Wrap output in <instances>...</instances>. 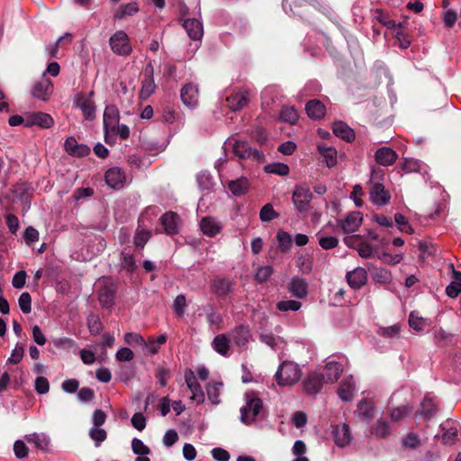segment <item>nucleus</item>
I'll list each match as a JSON object with an SVG mask.
<instances>
[{
  "instance_id": "7ed1b4c3",
  "label": "nucleus",
  "mask_w": 461,
  "mask_h": 461,
  "mask_svg": "<svg viewBox=\"0 0 461 461\" xmlns=\"http://www.w3.org/2000/svg\"><path fill=\"white\" fill-rule=\"evenodd\" d=\"M262 408L263 403L258 397L246 394V404L240 408L241 422L247 425L254 422Z\"/></svg>"
},
{
  "instance_id": "dca6fc26",
  "label": "nucleus",
  "mask_w": 461,
  "mask_h": 461,
  "mask_svg": "<svg viewBox=\"0 0 461 461\" xmlns=\"http://www.w3.org/2000/svg\"><path fill=\"white\" fill-rule=\"evenodd\" d=\"M287 289L293 296L303 299L308 295V283L300 276H293L287 285Z\"/></svg>"
},
{
  "instance_id": "0eeeda50",
  "label": "nucleus",
  "mask_w": 461,
  "mask_h": 461,
  "mask_svg": "<svg viewBox=\"0 0 461 461\" xmlns=\"http://www.w3.org/2000/svg\"><path fill=\"white\" fill-rule=\"evenodd\" d=\"M112 50L120 56H128L131 53L130 39L125 32L117 31L109 40Z\"/></svg>"
},
{
  "instance_id": "ddd939ff",
  "label": "nucleus",
  "mask_w": 461,
  "mask_h": 461,
  "mask_svg": "<svg viewBox=\"0 0 461 461\" xmlns=\"http://www.w3.org/2000/svg\"><path fill=\"white\" fill-rule=\"evenodd\" d=\"M54 124L53 118L43 112H34L26 115V127L39 126L41 129H50Z\"/></svg>"
},
{
  "instance_id": "79ce46f5",
  "label": "nucleus",
  "mask_w": 461,
  "mask_h": 461,
  "mask_svg": "<svg viewBox=\"0 0 461 461\" xmlns=\"http://www.w3.org/2000/svg\"><path fill=\"white\" fill-rule=\"evenodd\" d=\"M65 148L69 154L73 156L81 157L88 152V149L83 145H77L76 140L73 137H69L65 141Z\"/></svg>"
},
{
  "instance_id": "2eb2a0df",
  "label": "nucleus",
  "mask_w": 461,
  "mask_h": 461,
  "mask_svg": "<svg viewBox=\"0 0 461 461\" xmlns=\"http://www.w3.org/2000/svg\"><path fill=\"white\" fill-rule=\"evenodd\" d=\"M348 285L355 290L362 288L367 282V272L364 267H356L346 275Z\"/></svg>"
},
{
  "instance_id": "13d9d810",
  "label": "nucleus",
  "mask_w": 461,
  "mask_h": 461,
  "mask_svg": "<svg viewBox=\"0 0 461 461\" xmlns=\"http://www.w3.org/2000/svg\"><path fill=\"white\" fill-rule=\"evenodd\" d=\"M155 376L158 379L159 384L162 387H165L167 384V381L170 377V370L164 366H158L155 370Z\"/></svg>"
},
{
  "instance_id": "b1692460",
  "label": "nucleus",
  "mask_w": 461,
  "mask_h": 461,
  "mask_svg": "<svg viewBox=\"0 0 461 461\" xmlns=\"http://www.w3.org/2000/svg\"><path fill=\"white\" fill-rule=\"evenodd\" d=\"M200 228L204 235L215 237L221 231L222 225L213 217H203L200 221Z\"/></svg>"
},
{
  "instance_id": "9b49d317",
  "label": "nucleus",
  "mask_w": 461,
  "mask_h": 461,
  "mask_svg": "<svg viewBox=\"0 0 461 461\" xmlns=\"http://www.w3.org/2000/svg\"><path fill=\"white\" fill-rule=\"evenodd\" d=\"M344 371V363L340 360L329 357L324 366V379L327 383H335Z\"/></svg>"
},
{
  "instance_id": "a19ab883",
  "label": "nucleus",
  "mask_w": 461,
  "mask_h": 461,
  "mask_svg": "<svg viewBox=\"0 0 461 461\" xmlns=\"http://www.w3.org/2000/svg\"><path fill=\"white\" fill-rule=\"evenodd\" d=\"M437 411L438 405L435 401L429 397H424L420 403V414L429 419L436 414Z\"/></svg>"
},
{
  "instance_id": "6ab92c4d",
  "label": "nucleus",
  "mask_w": 461,
  "mask_h": 461,
  "mask_svg": "<svg viewBox=\"0 0 461 461\" xmlns=\"http://www.w3.org/2000/svg\"><path fill=\"white\" fill-rule=\"evenodd\" d=\"M233 152L234 154L240 158H253L255 159L259 160L263 154L259 152L258 149H253L249 147L248 142L237 140L233 145Z\"/></svg>"
},
{
  "instance_id": "7c9ffc66",
  "label": "nucleus",
  "mask_w": 461,
  "mask_h": 461,
  "mask_svg": "<svg viewBox=\"0 0 461 461\" xmlns=\"http://www.w3.org/2000/svg\"><path fill=\"white\" fill-rule=\"evenodd\" d=\"M283 8L287 12L290 11L293 14L298 8L305 6L307 5H312L315 7H322L324 3L321 0H283Z\"/></svg>"
},
{
  "instance_id": "bf43d9fd",
  "label": "nucleus",
  "mask_w": 461,
  "mask_h": 461,
  "mask_svg": "<svg viewBox=\"0 0 461 461\" xmlns=\"http://www.w3.org/2000/svg\"><path fill=\"white\" fill-rule=\"evenodd\" d=\"M131 449L134 454L138 455L139 456H147L149 454L150 449L149 447H147L142 440L140 438H133L131 441Z\"/></svg>"
},
{
  "instance_id": "de8ad7c7",
  "label": "nucleus",
  "mask_w": 461,
  "mask_h": 461,
  "mask_svg": "<svg viewBox=\"0 0 461 461\" xmlns=\"http://www.w3.org/2000/svg\"><path fill=\"white\" fill-rule=\"evenodd\" d=\"M298 117V113L294 106H283L280 111V119L290 124H294Z\"/></svg>"
},
{
  "instance_id": "9d476101",
  "label": "nucleus",
  "mask_w": 461,
  "mask_h": 461,
  "mask_svg": "<svg viewBox=\"0 0 461 461\" xmlns=\"http://www.w3.org/2000/svg\"><path fill=\"white\" fill-rule=\"evenodd\" d=\"M90 97H86L83 95H77L74 99V104L79 108L83 113V116L87 121H92L95 117V104L91 97L94 95V92L90 93Z\"/></svg>"
},
{
  "instance_id": "cd10ccee",
  "label": "nucleus",
  "mask_w": 461,
  "mask_h": 461,
  "mask_svg": "<svg viewBox=\"0 0 461 461\" xmlns=\"http://www.w3.org/2000/svg\"><path fill=\"white\" fill-rule=\"evenodd\" d=\"M233 286V282L228 278L216 277L212 280V290L220 296L224 297L230 293Z\"/></svg>"
},
{
  "instance_id": "c9c22d12",
  "label": "nucleus",
  "mask_w": 461,
  "mask_h": 461,
  "mask_svg": "<svg viewBox=\"0 0 461 461\" xmlns=\"http://www.w3.org/2000/svg\"><path fill=\"white\" fill-rule=\"evenodd\" d=\"M223 384L222 382H214L208 384L206 387V393L208 399L211 401V402L214 405H217L220 403V395L221 392L222 390Z\"/></svg>"
},
{
  "instance_id": "f3484780",
  "label": "nucleus",
  "mask_w": 461,
  "mask_h": 461,
  "mask_svg": "<svg viewBox=\"0 0 461 461\" xmlns=\"http://www.w3.org/2000/svg\"><path fill=\"white\" fill-rule=\"evenodd\" d=\"M106 184L113 188L120 189L123 187L126 181L124 171L120 167H112L108 169L104 176Z\"/></svg>"
},
{
  "instance_id": "5701e85b",
  "label": "nucleus",
  "mask_w": 461,
  "mask_h": 461,
  "mask_svg": "<svg viewBox=\"0 0 461 461\" xmlns=\"http://www.w3.org/2000/svg\"><path fill=\"white\" fill-rule=\"evenodd\" d=\"M181 99L188 107H194L198 104V87L194 84H186L181 89Z\"/></svg>"
},
{
  "instance_id": "393cba45",
  "label": "nucleus",
  "mask_w": 461,
  "mask_h": 461,
  "mask_svg": "<svg viewBox=\"0 0 461 461\" xmlns=\"http://www.w3.org/2000/svg\"><path fill=\"white\" fill-rule=\"evenodd\" d=\"M25 440L34 445V447L41 451H49L50 446V438L46 433H32L25 435Z\"/></svg>"
},
{
  "instance_id": "aec40b11",
  "label": "nucleus",
  "mask_w": 461,
  "mask_h": 461,
  "mask_svg": "<svg viewBox=\"0 0 461 461\" xmlns=\"http://www.w3.org/2000/svg\"><path fill=\"white\" fill-rule=\"evenodd\" d=\"M160 223L167 234L174 235L178 232L180 218L176 212H167L160 217Z\"/></svg>"
},
{
  "instance_id": "412c9836",
  "label": "nucleus",
  "mask_w": 461,
  "mask_h": 461,
  "mask_svg": "<svg viewBox=\"0 0 461 461\" xmlns=\"http://www.w3.org/2000/svg\"><path fill=\"white\" fill-rule=\"evenodd\" d=\"M53 93V85L49 78H42L32 88V95L42 101H47Z\"/></svg>"
},
{
  "instance_id": "6e6d98bb",
  "label": "nucleus",
  "mask_w": 461,
  "mask_h": 461,
  "mask_svg": "<svg viewBox=\"0 0 461 461\" xmlns=\"http://www.w3.org/2000/svg\"><path fill=\"white\" fill-rule=\"evenodd\" d=\"M411 411L412 407L409 405H402L393 408L390 413L391 420L393 421H399L409 415Z\"/></svg>"
},
{
  "instance_id": "20e7f679",
  "label": "nucleus",
  "mask_w": 461,
  "mask_h": 461,
  "mask_svg": "<svg viewBox=\"0 0 461 461\" xmlns=\"http://www.w3.org/2000/svg\"><path fill=\"white\" fill-rule=\"evenodd\" d=\"M98 300L102 306L109 308L113 303L116 286L109 277L100 278L96 283Z\"/></svg>"
},
{
  "instance_id": "58836bf2",
  "label": "nucleus",
  "mask_w": 461,
  "mask_h": 461,
  "mask_svg": "<svg viewBox=\"0 0 461 461\" xmlns=\"http://www.w3.org/2000/svg\"><path fill=\"white\" fill-rule=\"evenodd\" d=\"M372 279L376 284L387 285L392 282L393 276L387 268L375 267L372 272Z\"/></svg>"
},
{
  "instance_id": "6e6552de",
  "label": "nucleus",
  "mask_w": 461,
  "mask_h": 461,
  "mask_svg": "<svg viewBox=\"0 0 461 461\" xmlns=\"http://www.w3.org/2000/svg\"><path fill=\"white\" fill-rule=\"evenodd\" d=\"M362 222L363 214L358 211L351 212L344 219L337 220L338 226L347 234L357 231L362 225Z\"/></svg>"
},
{
  "instance_id": "774afa93",
  "label": "nucleus",
  "mask_w": 461,
  "mask_h": 461,
  "mask_svg": "<svg viewBox=\"0 0 461 461\" xmlns=\"http://www.w3.org/2000/svg\"><path fill=\"white\" fill-rule=\"evenodd\" d=\"M14 452L17 458L23 459L28 456V447L23 440L18 439L14 444Z\"/></svg>"
},
{
  "instance_id": "473e14b6",
  "label": "nucleus",
  "mask_w": 461,
  "mask_h": 461,
  "mask_svg": "<svg viewBox=\"0 0 461 461\" xmlns=\"http://www.w3.org/2000/svg\"><path fill=\"white\" fill-rule=\"evenodd\" d=\"M305 110L309 117L314 120L322 118L325 114V105L319 100H310L306 105Z\"/></svg>"
},
{
  "instance_id": "69168bd1",
  "label": "nucleus",
  "mask_w": 461,
  "mask_h": 461,
  "mask_svg": "<svg viewBox=\"0 0 461 461\" xmlns=\"http://www.w3.org/2000/svg\"><path fill=\"white\" fill-rule=\"evenodd\" d=\"M420 444V439L416 433L409 432L402 438V446L409 448H415Z\"/></svg>"
},
{
  "instance_id": "f704fd0d",
  "label": "nucleus",
  "mask_w": 461,
  "mask_h": 461,
  "mask_svg": "<svg viewBox=\"0 0 461 461\" xmlns=\"http://www.w3.org/2000/svg\"><path fill=\"white\" fill-rule=\"evenodd\" d=\"M228 187L231 194L235 196L245 194L249 188V182L246 177H240L228 183Z\"/></svg>"
},
{
  "instance_id": "3c124183",
  "label": "nucleus",
  "mask_w": 461,
  "mask_h": 461,
  "mask_svg": "<svg viewBox=\"0 0 461 461\" xmlns=\"http://www.w3.org/2000/svg\"><path fill=\"white\" fill-rule=\"evenodd\" d=\"M296 266L303 274H309L312 269V260L310 255H301L296 259Z\"/></svg>"
},
{
  "instance_id": "72a5a7b5",
  "label": "nucleus",
  "mask_w": 461,
  "mask_h": 461,
  "mask_svg": "<svg viewBox=\"0 0 461 461\" xmlns=\"http://www.w3.org/2000/svg\"><path fill=\"white\" fill-rule=\"evenodd\" d=\"M332 130H333V133L337 137H339L348 142H351L355 139L354 131L348 125H347L346 123H344L342 122H336L333 124Z\"/></svg>"
},
{
  "instance_id": "c756f323",
  "label": "nucleus",
  "mask_w": 461,
  "mask_h": 461,
  "mask_svg": "<svg viewBox=\"0 0 461 461\" xmlns=\"http://www.w3.org/2000/svg\"><path fill=\"white\" fill-rule=\"evenodd\" d=\"M317 150L323 158V160L328 167H332L337 164V150L331 146H328L325 143H320L317 145Z\"/></svg>"
},
{
  "instance_id": "49530a36",
  "label": "nucleus",
  "mask_w": 461,
  "mask_h": 461,
  "mask_svg": "<svg viewBox=\"0 0 461 461\" xmlns=\"http://www.w3.org/2000/svg\"><path fill=\"white\" fill-rule=\"evenodd\" d=\"M276 240L281 251L287 252L290 250L293 244V240L292 236L288 232L285 230H279L276 234Z\"/></svg>"
},
{
  "instance_id": "c85d7f7f",
  "label": "nucleus",
  "mask_w": 461,
  "mask_h": 461,
  "mask_svg": "<svg viewBox=\"0 0 461 461\" xmlns=\"http://www.w3.org/2000/svg\"><path fill=\"white\" fill-rule=\"evenodd\" d=\"M104 129H111L115 132V126L119 121V112L114 105H107L104 112Z\"/></svg>"
},
{
  "instance_id": "f03ea898",
  "label": "nucleus",
  "mask_w": 461,
  "mask_h": 461,
  "mask_svg": "<svg viewBox=\"0 0 461 461\" xmlns=\"http://www.w3.org/2000/svg\"><path fill=\"white\" fill-rule=\"evenodd\" d=\"M378 175L375 170L372 171L369 185V199L376 206H384L389 203L391 195L385 190L384 185L380 182H374L375 177Z\"/></svg>"
},
{
  "instance_id": "37998d69",
  "label": "nucleus",
  "mask_w": 461,
  "mask_h": 461,
  "mask_svg": "<svg viewBox=\"0 0 461 461\" xmlns=\"http://www.w3.org/2000/svg\"><path fill=\"white\" fill-rule=\"evenodd\" d=\"M156 89V85L152 76L145 77L141 83V89L140 92V99L147 100Z\"/></svg>"
},
{
  "instance_id": "4be33fe9",
  "label": "nucleus",
  "mask_w": 461,
  "mask_h": 461,
  "mask_svg": "<svg viewBox=\"0 0 461 461\" xmlns=\"http://www.w3.org/2000/svg\"><path fill=\"white\" fill-rule=\"evenodd\" d=\"M398 158L397 153L391 148L382 147L375 153L376 163L381 166L388 167L395 163Z\"/></svg>"
},
{
  "instance_id": "bb28decb",
  "label": "nucleus",
  "mask_w": 461,
  "mask_h": 461,
  "mask_svg": "<svg viewBox=\"0 0 461 461\" xmlns=\"http://www.w3.org/2000/svg\"><path fill=\"white\" fill-rule=\"evenodd\" d=\"M212 348L221 356L228 357L230 349V339L229 335L219 334L214 337Z\"/></svg>"
},
{
  "instance_id": "423d86ee",
  "label": "nucleus",
  "mask_w": 461,
  "mask_h": 461,
  "mask_svg": "<svg viewBox=\"0 0 461 461\" xmlns=\"http://www.w3.org/2000/svg\"><path fill=\"white\" fill-rule=\"evenodd\" d=\"M229 337L234 346L240 350H247L249 344L252 341V333L248 325L240 324L232 329Z\"/></svg>"
},
{
  "instance_id": "4468645a",
  "label": "nucleus",
  "mask_w": 461,
  "mask_h": 461,
  "mask_svg": "<svg viewBox=\"0 0 461 461\" xmlns=\"http://www.w3.org/2000/svg\"><path fill=\"white\" fill-rule=\"evenodd\" d=\"M323 382L324 376L322 374L312 372L307 375L303 383V389L308 394H317L321 390Z\"/></svg>"
},
{
  "instance_id": "1a4fd4ad",
  "label": "nucleus",
  "mask_w": 461,
  "mask_h": 461,
  "mask_svg": "<svg viewBox=\"0 0 461 461\" xmlns=\"http://www.w3.org/2000/svg\"><path fill=\"white\" fill-rule=\"evenodd\" d=\"M185 382L191 393V399L197 404L203 403L205 399L204 393L192 369L185 371Z\"/></svg>"
},
{
  "instance_id": "2f4dec72",
  "label": "nucleus",
  "mask_w": 461,
  "mask_h": 461,
  "mask_svg": "<svg viewBox=\"0 0 461 461\" xmlns=\"http://www.w3.org/2000/svg\"><path fill=\"white\" fill-rule=\"evenodd\" d=\"M355 382L352 376L346 377L338 389L339 397L344 402H349L354 396Z\"/></svg>"
},
{
  "instance_id": "09e8293b",
  "label": "nucleus",
  "mask_w": 461,
  "mask_h": 461,
  "mask_svg": "<svg viewBox=\"0 0 461 461\" xmlns=\"http://www.w3.org/2000/svg\"><path fill=\"white\" fill-rule=\"evenodd\" d=\"M265 171L269 174L285 176L289 174L290 168L285 163L276 162L267 165L265 167Z\"/></svg>"
},
{
  "instance_id": "0e129e2a",
  "label": "nucleus",
  "mask_w": 461,
  "mask_h": 461,
  "mask_svg": "<svg viewBox=\"0 0 461 461\" xmlns=\"http://www.w3.org/2000/svg\"><path fill=\"white\" fill-rule=\"evenodd\" d=\"M186 306V300L184 294L177 295L173 302V310L175 313L181 317L185 313V308Z\"/></svg>"
},
{
  "instance_id": "39448f33",
  "label": "nucleus",
  "mask_w": 461,
  "mask_h": 461,
  "mask_svg": "<svg viewBox=\"0 0 461 461\" xmlns=\"http://www.w3.org/2000/svg\"><path fill=\"white\" fill-rule=\"evenodd\" d=\"M313 194L306 185H296L293 192V203L299 212H304L310 210V203Z\"/></svg>"
},
{
  "instance_id": "4c0bfd02",
  "label": "nucleus",
  "mask_w": 461,
  "mask_h": 461,
  "mask_svg": "<svg viewBox=\"0 0 461 461\" xmlns=\"http://www.w3.org/2000/svg\"><path fill=\"white\" fill-rule=\"evenodd\" d=\"M371 433L377 438H385L391 434L390 425L386 420L379 419L371 428Z\"/></svg>"
},
{
  "instance_id": "603ef678",
  "label": "nucleus",
  "mask_w": 461,
  "mask_h": 461,
  "mask_svg": "<svg viewBox=\"0 0 461 461\" xmlns=\"http://www.w3.org/2000/svg\"><path fill=\"white\" fill-rule=\"evenodd\" d=\"M87 327L92 335H97L101 332L103 326L97 314H89L87 317Z\"/></svg>"
},
{
  "instance_id": "4d7b16f0",
  "label": "nucleus",
  "mask_w": 461,
  "mask_h": 461,
  "mask_svg": "<svg viewBox=\"0 0 461 461\" xmlns=\"http://www.w3.org/2000/svg\"><path fill=\"white\" fill-rule=\"evenodd\" d=\"M90 438L95 441V447H99L107 437L106 431L98 427H93L89 430Z\"/></svg>"
},
{
  "instance_id": "a211bd4d",
  "label": "nucleus",
  "mask_w": 461,
  "mask_h": 461,
  "mask_svg": "<svg viewBox=\"0 0 461 461\" xmlns=\"http://www.w3.org/2000/svg\"><path fill=\"white\" fill-rule=\"evenodd\" d=\"M183 27L185 28L187 35L194 41L201 40L203 35V23L198 18L184 19Z\"/></svg>"
},
{
  "instance_id": "f257e3e1",
  "label": "nucleus",
  "mask_w": 461,
  "mask_h": 461,
  "mask_svg": "<svg viewBox=\"0 0 461 461\" xmlns=\"http://www.w3.org/2000/svg\"><path fill=\"white\" fill-rule=\"evenodd\" d=\"M303 375L298 364L293 361H283L276 374L275 379L279 386H292L299 382Z\"/></svg>"
},
{
  "instance_id": "e433bc0d",
  "label": "nucleus",
  "mask_w": 461,
  "mask_h": 461,
  "mask_svg": "<svg viewBox=\"0 0 461 461\" xmlns=\"http://www.w3.org/2000/svg\"><path fill=\"white\" fill-rule=\"evenodd\" d=\"M167 337L166 334H160L158 338L149 337L146 340V344L143 345L147 348L149 354H157L160 348V346L167 342Z\"/></svg>"
},
{
  "instance_id": "5fc2aeb1",
  "label": "nucleus",
  "mask_w": 461,
  "mask_h": 461,
  "mask_svg": "<svg viewBox=\"0 0 461 461\" xmlns=\"http://www.w3.org/2000/svg\"><path fill=\"white\" fill-rule=\"evenodd\" d=\"M278 216V212L274 210V207L271 203L265 204L259 212V218L262 221H271L276 219Z\"/></svg>"
},
{
  "instance_id": "ea45409f",
  "label": "nucleus",
  "mask_w": 461,
  "mask_h": 461,
  "mask_svg": "<svg viewBox=\"0 0 461 461\" xmlns=\"http://www.w3.org/2000/svg\"><path fill=\"white\" fill-rule=\"evenodd\" d=\"M139 11L138 4L136 2H131L125 5H120L118 10L114 14V18L122 20L126 16H131Z\"/></svg>"
},
{
  "instance_id": "a878e982",
  "label": "nucleus",
  "mask_w": 461,
  "mask_h": 461,
  "mask_svg": "<svg viewBox=\"0 0 461 461\" xmlns=\"http://www.w3.org/2000/svg\"><path fill=\"white\" fill-rule=\"evenodd\" d=\"M249 94L246 91L237 92L226 98V103L231 111H238L249 104Z\"/></svg>"
},
{
  "instance_id": "8fccbe9b",
  "label": "nucleus",
  "mask_w": 461,
  "mask_h": 461,
  "mask_svg": "<svg viewBox=\"0 0 461 461\" xmlns=\"http://www.w3.org/2000/svg\"><path fill=\"white\" fill-rule=\"evenodd\" d=\"M318 238V243L323 249H332L339 245V240L333 236H324L321 231L316 234Z\"/></svg>"
},
{
  "instance_id": "338daca9",
  "label": "nucleus",
  "mask_w": 461,
  "mask_h": 461,
  "mask_svg": "<svg viewBox=\"0 0 461 461\" xmlns=\"http://www.w3.org/2000/svg\"><path fill=\"white\" fill-rule=\"evenodd\" d=\"M377 258L384 263L389 265H396L402 259V256L400 254L393 255L391 253L383 252L377 255Z\"/></svg>"
},
{
  "instance_id": "f8f14e48",
  "label": "nucleus",
  "mask_w": 461,
  "mask_h": 461,
  "mask_svg": "<svg viewBox=\"0 0 461 461\" xmlns=\"http://www.w3.org/2000/svg\"><path fill=\"white\" fill-rule=\"evenodd\" d=\"M331 434L336 446L339 447L348 446L352 440L349 426L346 423L333 425L331 427Z\"/></svg>"
},
{
  "instance_id": "e2e57ef3",
  "label": "nucleus",
  "mask_w": 461,
  "mask_h": 461,
  "mask_svg": "<svg viewBox=\"0 0 461 461\" xmlns=\"http://www.w3.org/2000/svg\"><path fill=\"white\" fill-rule=\"evenodd\" d=\"M18 303L21 311L23 313H30L32 311V297L29 293L24 292L23 293L19 299Z\"/></svg>"
},
{
  "instance_id": "052dcab7",
  "label": "nucleus",
  "mask_w": 461,
  "mask_h": 461,
  "mask_svg": "<svg viewBox=\"0 0 461 461\" xmlns=\"http://www.w3.org/2000/svg\"><path fill=\"white\" fill-rule=\"evenodd\" d=\"M150 232L144 230H138L134 236V244L137 248L143 249L146 243L150 239Z\"/></svg>"
},
{
  "instance_id": "864d4df0",
  "label": "nucleus",
  "mask_w": 461,
  "mask_h": 461,
  "mask_svg": "<svg viewBox=\"0 0 461 461\" xmlns=\"http://www.w3.org/2000/svg\"><path fill=\"white\" fill-rule=\"evenodd\" d=\"M302 307V303L295 300H283L276 303V309L280 312H297Z\"/></svg>"
},
{
  "instance_id": "c03bdc74",
  "label": "nucleus",
  "mask_w": 461,
  "mask_h": 461,
  "mask_svg": "<svg viewBox=\"0 0 461 461\" xmlns=\"http://www.w3.org/2000/svg\"><path fill=\"white\" fill-rule=\"evenodd\" d=\"M409 325L416 331L423 330L428 325V320L420 317L417 312H411L409 316Z\"/></svg>"
},
{
  "instance_id": "680f3d73",
  "label": "nucleus",
  "mask_w": 461,
  "mask_h": 461,
  "mask_svg": "<svg viewBox=\"0 0 461 461\" xmlns=\"http://www.w3.org/2000/svg\"><path fill=\"white\" fill-rule=\"evenodd\" d=\"M273 272L274 269L271 266L259 267L257 269L255 278L258 282L263 283L272 276Z\"/></svg>"
},
{
  "instance_id": "a18cd8bd",
  "label": "nucleus",
  "mask_w": 461,
  "mask_h": 461,
  "mask_svg": "<svg viewBox=\"0 0 461 461\" xmlns=\"http://www.w3.org/2000/svg\"><path fill=\"white\" fill-rule=\"evenodd\" d=\"M358 416L370 420L374 415V406L371 402L362 400L358 402L357 411Z\"/></svg>"
}]
</instances>
